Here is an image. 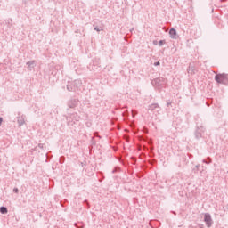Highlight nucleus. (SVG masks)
<instances>
[{"instance_id": "obj_7", "label": "nucleus", "mask_w": 228, "mask_h": 228, "mask_svg": "<svg viewBox=\"0 0 228 228\" xmlns=\"http://www.w3.org/2000/svg\"><path fill=\"white\" fill-rule=\"evenodd\" d=\"M156 65H159V62H157Z\"/></svg>"}, {"instance_id": "obj_2", "label": "nucleus", "mask_w": 228, "mask_h": 228, "mask_svg": "<svg viewBox=\"0 0 228 228\" xmlns=\"http://www.w3.org/2000/svg\"><path fill=\"white\" fill-rule=\"evenodd\" d=\"M208 227H211V224H213V222L211 221V216H209L208 214H205V218H204Z\"/></svg>"}, {"instance_id": "obj_1", "label": "nucleus", "mask_w": 228, "mask_h": 228, "mask_svg": "<svg viewBox=\"0 0 228 228\" xmlns=\"http://www.w3.org/2000/svg\"><path fill=\"white\" fill-rule=\"evenodd\" d=\"M215 79H216V81H217V83H222V84H224V83H227V81H228V77H227V74L223 73V74L216 75V76L215 77Z\"/></svg>"}, {"instance_id": "obj_4", "label": "nucleus", "mask_w": 228, "mask_h": 228, "mask_svg": "<svg viewBox=\"0 0 228 228\" xmlns=\"http://www.w3.org/2000/svg\"><path fill=\"white\" fill-rule=\"evenodd\" d=\"M0 213H2V215H5L6 213H8V209L5 207H1Z\"/></svg>"}, {"instance_id": "obj_3", "label": "nucleus", "mask_w": 228, "mask_h": 228, "mask_svg": "<svg viewBox=\"0 0 228 228\" xmlns=\"http://www.w3.org/2000/svg\"><path fill=\"white\" fill-rule=\"evenodd\" d=\"M169 35H170L171 38H175V37H177V31H175V29L172 28L169 31Z\"/></svg>"}, {"instance_id": "obj_5", "label": "nucleus", "mask_w": 228, "mask_h": 228, "mask_svg": "<svg viewBox=\"0 0 228 228\" xmlns=\"http://www.w3.org/2000/svg\"><path fill=\"white\" fill-rule=\"evenodd\" d=\"M15 193H19V189H14Z\"/></svg>"}, {"instance_id": "obj_6", "label": "nucleus", "mask_w": 228, "mask_h": 228, "mask_svg": "<svg viewBox=\"0 0 228 228\" xmlns=\"http://www.w3.org/2000/svg\"><path fill=\"white\" fill-rule=\"evenodd\" d=\"M3 123V118H0V126Z\"/></svg>"}]
</instances>
